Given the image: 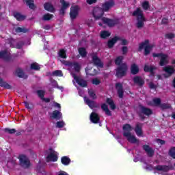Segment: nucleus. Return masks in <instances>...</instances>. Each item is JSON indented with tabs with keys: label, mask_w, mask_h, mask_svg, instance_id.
<instances>
[{
	"label": "nucleus",
	"mask_w": 175,
	"mask_h": 175,
	"mask_svg": "<svg viewBox=\"0 0 175 175\" xmlns=\"http://www.w3.org/2000/svg\"><path fill=\"white\" fill-rule=\"evenodd\" d=\"M132 16L133 17L137 18V28H138V29L143 28L144 27V21H146V18L144 17V13L143 12V10H142V8H137L133 12Z\"/></svg>",
	"instance_id": "f257e3e1"
},
{
	"label": "nucleus",
	"mask_w": 175,
	"mask_h": 175,
	"mask_svg": "<svg viewBox=\"0 0 175 175\" xmlns=\"http://www.w3.org/2000/svg\"><path fill=\"white\" fill-rule=\"evenodd\" d=\"M137 114L141 120H146V116H144L149 117V116L152 114V110L148 107H146L142 105H139Z\"/></svg>",
	"instance_id": "f03ea898"
},
{
	"label": "nucleus",
	"mask_w": 175,
	"mask_h": 175,
	"mask_svg": "<svg viewBox=\"0 0 175 175\" xmlns=\"http://www.w3.org/2000/svg\"><path fill=\"white\" fill-rule=\"evenodd\" d=\"M19 159V165L24 169H29L31 167V161L25 154H19L18 157Z\"/></svg>",
	"instance_id": "7ed1b4c3"
},
{
	"label": "nucleus",
	"mask_w": 175,
	"mask_h": 175,
	"mask_svg": "<svg viewBox=\"0 0 175 175\" xmlns=\"http://www.w3.org/2000/svg\"><path fill=\"white\" fill-rule=\"evenodd\" d=\"M126 73H128V65L126 63H122L121 65L118 66L116 68V77L119 79L122 77H124L126 76Z\"/></svg>",
	"instance_id": "20e7f679"
},
{
	"label": "nucleus",
	"mask_w": 175,
	"mask_h": 175,
	"mask_svg": "<svg viewBox=\"0 0 175 175\" xmlns=\"http://www.w3.org/2000/svg\"><path fill=\"white\" fill-rule=\"evenodd\" d=\"M147 44H150V40H145L144 42H142L139 44V49H138V51H142V50L144 49V55L146 57L151 53V49H149Z\"/></svg>",
	"instance_id": "39448f33"
},
{
	"label": "nucleus",
	"mask_w": 175,
	"mask_h": 175,
	"mask_svg": "<svg viewBox=\"0 0 175 175\" xmlns=\"http://www.w3.org/2000/svg\"><path fill=\"white\" fill-rule=\"evenodd\" d=\"M103 14H105V11L102 8L97 7L93 10V16L95 20H99L103 18Z\"/></svg>",
	"instance_id": "423d86ee"
},
{
	"label": "nucleus",
	"mask_w": 175,
	"mask_h": 175,
	"mask_svg": "<svg viewBox=\"0 0 175 175\" xmlns=\"http://www.w3.org/2000/svg\"><path fill=\"white\" fill-rule=\"evenodd\" d=\"M72 77L80 87H82L83 88H87L88 87V82L85 79L77 77L76 74H72Z\"/></svg>",
	"instance_id": "0eeeda50"
},
{
	"label": "nucleus",
	"mask_w": 175,
	"mask_h": 175,
	"mask_svg": "<svg viewBox=\"0 0 175 175\" xmlns=\"http://www.w3.org/2000/svg\"><path fill=\"white\" fill-rule=\"evenodd\" d=\"M79 10H80L79 5L71 6L70 9V17L71 20H76L77 18Z\"/></svg>",
	"instance_id": "6e6552de"
},
{
	"label": "nucleus",
	"mask_w": 175,
	"mask_h": 175,
	"mask_svg": "<svg viewBox=\"0 0 175 175\" xmlns=\"http://www.w3.org/2000/svg\"><path fill=\"white\" fill-rule=\"evenodd\" d=\"M49 151H51V152L46 156V162H57V161H58V156L55 154V151L51 148H49Z\"/></svg>",
	"instance_id": "1a4fd4ad"
},
{
	"label": "nucleus",
	"mask_w": 175,
	"mask_h": 175,
	"mask_svg": "<svg viewBox=\"0 0 175 175\" xmlns=\"http://www.w3.org/2000/svg\"><path fill=\"white\" fill-rule=\"evenodd\" d=\"M115 88L117 91L118 96L120 99L124 98V85L121 83H116L115 84Z\"/></svg>",
	"instance_id": "9d476101"
},
{
	"label": "nucleus",
	"mask_w": 175,
	"mask_h": 175,
	"mask_svg": "<svg viewBox=\"0 0 175 175\" xmlns=\"http://www.w3.org/2000/svg\"><path fill=\"white\" fill-rule=\"evenodd\" d=\"M92 61L94 65L98 68H103V62H102V60L100 59L96 53L92 54Z\"/></svg>",
	"instance_id": "9b49d317"
},
{
	"label": "nucleus",
	"mask_w": 175,
	"mask_h": 175,
	"mask_svg": "<svg viewBox=\"0 0 175 175\" xmlns=\"http://www.w3.org/2000/svg\"><path fill=\"white\" fill-rule=\"evenodd\" d=\"M60 3L62 7L59 10V14H61V16H65L66 9H69L70 3H69V2H66L65 0H60Z\"/></svg>",
	"instance_id": "f8f14e48"
},
{
	"label": "nucleus",
	"mask_w": 175,
	"mask_h": 175,
	"mask_svg": "<svg viewBox=\"0 0 175 175\" xmlns=\"http://www.w3.org/2000/svg\"><path fill=\"white\" fill-rule=\"evenodd\" d=\"M123 136H124V137H126V139H127L128 142H129V143H132L133 144L139 143V139H137L135 135H133L129 132H124Z\"/></svg>",
	"instance_id": "ddd939ff"
},
{
	"label": "nucleus",
	"mask_w": 175,
	"mask_h": 175,
	"mask_svg": "<svg viewBox=\"0 0 175 175\" xmlns=\"http://www.w3.org/2000/svg\"><path fill=\"white\" fill-rule=\"evenodd\" d=\"M163 70L164 72H165V73H167V74L164 75V76L166 79H167V77H172L174 75V72H175L174 67H173L172 66H165L163 68Z\"/></svg>",
	"instance_id": "4468645a"
},
{
	"label": "nucleus",
	"mask_w": 175,
	"mask_h": 175,
	"mask_svg": "<svg viewBox=\"0 0 175 175\" xmlns=\"http://www.w3.org/2000/svg\"><path fill=\"white\" fill-rule=\"evenodd\" d=\"M114 5H116L114 0H109L108 1H105V3L103 4L102 8L104 12H109Z\"/></svg>",
	"instance_id": "2eb2a0df"
},
{
	"label": "nucleus",
	"mask_w": 175,
	"mask_h": 175,
	"mask_svg": "<svg viewBox=\"0 0 175 175\" xmlns=\"http://www.w3.org/2000/svg\"><path fill=\"white\" fill-rule=\"evenodd\" d=\"M0 59H3L4 61H10V59H12L10 53L8 52V50L1 51Z\"/></svg>",
	"instance_id": "dca6fc26"
},
{
	"label": "nucleus",
	"mask_w": 175,
	"mask_h": 175,
	"mask_svg": "<svg viewBox=\"0 0 175 175\" xmlns=\"http://www.w3.org/2000/svg\"><path fill=\"white\" fill-rule=\"evenodd\" d=\"M134 84L138 85V87H143L144 85V79L140 76H135L133 78Z\"/></svg>",
	"instance_id": "f3484780"
},
{
	"label": "nucleus",
	"mask_w": 175,
	"mask_h": 175,
	"mask_svg": "<svg viewBox=\"0 0 175 175\" xmlns=\"http://www.w3.org/2000/svg\"><path fill=\"white\" fill-rule=\"evenodd\" d=\"M120 36H115L113 38L108 40L107 42V47L108 49H113L114 47V44L118 42V40H120Z\"/></svg>",
	"instance_id": "a211bd4d"
},
{
	"label": "nucleus",
	"mask_w": 175,
	"mask_h": 175,
	"mask_svg": "<svg viewBox=\"0 0 175 175\" xmlns=\"http://www.w3.org/2000/svg\"><path fill=\"white\" fill-rule=\"evenodd\" d=\"M90 120L92 124H99V121H100V118L99 115L96 112H92L90 114Z\"/></svg>",
	"instance_id": "6ab92c4d"
},
{
	"label": "nucleus",
	"mask_w": 175,
	"mask_h": 175,
	"mask_svg": "<svg viewBox=\"0 0 175 175\" xmlns=\"http://www.w3.org/2000/svg\"><path fill=\"white\" fill-rule=\"evenodd\" d=\"M142 123H137L135 125V132L139 137H143V129H142Z\"/></svg>",
	"instance_id": "aec40b11"
},
{
	"label": "nucleus",
	"mask_w": 175,
	"mask_h": 175,
	"mask_svg": "<svg viewBox=\"0 0 175 175\" xmlns=\"http://www.w3.org/2000/svg\"><path fill=\"white\" fill-rule=\"evenodd\" d=\"M143 150L147 152L148 157H154V154H155V151L153 150L152 148L150 147L148 145H144Z\"/></svg>",
	"instance_id": "412c9836"
},
{
	"label": "nucleus",
	"mask_w": 175,
	"mask_h": 175,
	"mask_svg": "<svg viewBox=\"0 0 175 175\" xmlns=\"http://www.w3.org/2000/svg\"><path fill=\"white\" fill-rule=\"evenodd\" d=\"M84 101L85 103H86L90 109L98 108V105L95 103V101L90 100V98H88V97H84Z\"/></svg>",
	"instance_id": "4be33fe9"
},
{
	"label": "nucleus",
	"mask_w": 175,
	"mask_h": 175,
	"mask_svg": "<svg viewBox=\"0 0 175 175\" xmlns=\"http://www.w3.org/2000/svg\"><path fill=\"white\" fill-rule=\"evenodd\" d=\"M168 57L167 54H164L161 56L159 63V66H165L169 64V59H167Z\"/></svg>",
	"instance_id": "5701e85b"
},
{
	"label": "nucleus",
	"mask_w": 175,
	"mask_h": 175,
	"mask_svg": "<svg viewBox=\"0 0 175 175\" xmlns=\"http://www.w3.org/2000/svg\"><path fill=\"white\" fill-rule=\"evenodd\" d=\"M102 21L104 23V24H106L108 25V27H114L116 25V21L113 19H110L106 17H103L102 18Z\"/></svg>",
	"instance_id": "b1692460"
},
{
	"label": "nucleus",
	"mask_w": 175,
	"mask_h": 175,
	"mask_svg": "<svg viewBox=\"0 0 175 175\" xmlns=\"http://www.w3.org/2000/svg\"><path fill=\"white\" fill-rule=\"evenodd\" d=\"M86 75L88 76H96L98 75V70L94 68L87 67L85 68Z\"/></svg>",
	"instance_id": "393cba45"
},
{
	"label": "nucleus",
	"mask_w": 175,
	"mask_h": 175,
	"mask_svg": "<svg viewBox=\"0 0 175 175\" xmlns=\"http://www.w3.org/2000/svg\"><path fill=\"white\" fill-rule=\"evenodd\" d=\"M44 9H45L46 12H50L51 13H54V12H55L54 5H53L50 2H46L44 4Z\"/></svg>",
	"instance_id": "a878e982"
},
{
	"label": "nucleus",
	"mask_w": 175,
	"mask_h": 175,
	"mask_svg": "<svg viewBox=\"0 0 175 175\" xmlns=\"http://www.w3.org/2000/svg\"><path fill=\"white\" fill-rule=\"evenodd\" d=\"M51 118H53V120H61L62 118V113L58 110H55L51 113Z\"/></svg>",
	"instance_id": "bb28decb"
},
{
	"label": "nucleus",
	"mask_w": 175,
	"mask_h": 175,
	"mask_svg": "<svg viewBox=\"0 0 175 175\" xmlns=\"http://www.w3.org/2000/svg\"><path fill=\"white\" fill-rule=\"evenodd\" d=\"M14 17L17 21H24L27 18V16L21 14L20 12H14Z\"/></svg>",
	"instance_id": "cd10ccee"
},
{
	"label": "nucleus",
	"mask_w": 175,
	"mask_h": 175,
	"mask_svg": "<svg viewBox=\"0 0 175 175\" xmlns=\"http://www.w3.org/2000/svg\"><path fill=\"white\" fill-rule=\"evenodd\" d=\"M16 75L19 79H28V75H25V73H24V71L21 70V68H18L16 70Z\"/></svg>",
	"instance_id": "c85d7f7f"
},
{
	"label": "nucleus",
	"mask_w": 175,
	"mask_h": 175,
	"mask_svg": "<svg viewBox=\"0 0 175 175\" xmlns=\"http://www.w3.org/2000/svg\"><path fill=\"white\" fill-rule=\"evenodd\" d=\"M155 170H158L159 172H169L170 168L167 165H157L155 167Z\"/></svg>",
	"instance_id": "c756f323"
},
{
	"label": "nucleus",
	"mask_w": 175,
	"mask_h": 175,
	"mask_svg": "<svg viewBox=\"0 0 175 175\" xmlns=\"http://www.w3.org/2000/svg\"><path fill=\"white\" fill-rule=\"evenodd\" d=\"M0 87L5 88L6 90H12V85H9L6 81H3L2 78L0 77Z\"/></svg>",
	"instance_id": "7c9ffc66"
},
{
	"label": "nucleus",
	"mask_w": 175,
	"mask_h": 175,
	"mask_svg": "<svg viewBox=\"0 0 175 175\" xmlns=\"http://www.w3.org/2000/svg\"><path fill=\"white\" fill-rule=\"evenodd\" d=\"M139 66L136 65V64H131V75H137V73H139Z\"/></svg>",
	"instance_id": "2f4dec72"
},
{
	"label": "nucleus",
	"mask_w": 175,
	"mask_h": 175,
	"mask_svg": "<svg viewBox=\"0 0 175 175\" xmlns=\"http://www.w3.org/2000/svg\"><path fill=\"white\" fill-rule=\"evenodd\" d=\"M101 109L102 110H103V111L105 112V114L107 116H111V111H110V109H109V107L107 106V105H106V103H103L101 105Z\"/></svg>",
	"instance_id": "473e14b6"
},
{
	"label": "nucleus",
	"mask_w": 175,
	"mask_h": 175,
	"mask_svg": "<svg viewBox=\"0 0 175 175\" xmlns=\"http://www.w3.org/2000/svg\"><path fill=\"white\" fill-rule=\"evenodd\" d=\"M25 2H26V5L29 6V9H31L32 10H35L36 9V6H35V1L33 0H23Z\"/></svg>",
	"instance_id": "72a5a7b5"
},
{
	"label": "nucleus",
	"mask_w": 175,
	"mask_h": 175,
	"mask_svg": "<svg viewBox=\"0 0 175 175\" xmlns=\"http://www.w3.org/2000/svg\"><path fill=\"white\" fill-rule=\"evenodd\" d=\"M61 162L64 166H68L71 162L70 159L66 156H64L61 158Z\"/></svg>",
	"instance_id": "f704fd0d"
},
{
	"label": "nucleus",
	"mask_w": 175,
	"mask_h": 175,
	"mask_svg": "<svg viewBox=\"0 0 175 175\" xmlns=\"http://www.w3.org/2000/svg\"><path fill=\"white\" fill-rule=\"evenodd\" d=\"M15 31L17 33H27L29 32V29L24 27H18L15 29Z\"/></svg>",
	"instance_id": "c9c22d12"
},
{
	"label": "nucleus",
	"mask_w": 175,
	"mask_h": 175,
	"mask_svg": "<svg viewBox=\"0 0 175 175\" xmlns=\"http://www.w3.org/2000/svg\"><path fill=\"white\" fill-rule=\"evenodd\" d=\"M111 33L108 31L104 30L100 32V36L101 39H107V38L110 37Z\"/></svg>",
	"instance_id": "e433bc0d"
},
{
	"label": "nucleus",
	"mask_w": 175,
	"mask_h": 175,
	"mask_svg": "<svg viewBox=\"0 0 175 175\" xmlns=\"http://www.w3.org/2000/svg\"><path fill=\"white\" fill-rule=\"evenodd\" d=\"M107 103L109 105V107L111 110H116V104H114V101L113 100V99L107 98Z\"/></svg>",
	"instance_id": "4c0bfd02"
},
{
	"label": "nucleus",
	"mask_w": 175,
	"mask_h": 175,
	"mask_svg": "<svg viewBox=\"0 0 175 175\" xmlns=\"http://www.w3.org/2000/svg\"><path fill=\"white\" fill-rule=\"evenodd\" d=\"M78 51L82 58L87 57V50L84 47H80L78 49Z\"/></svg>",
	"instance_id": "58836bf2"
},
{
	"label": "nucleus",
	"mask_w": 175,
	"mask_h": 175,
	"mask_svg": "<svg viewBox=\"0 0 175 175\" xmlns=\"http://www.w3.org/2000/svg\"><path fill=\"white\" fill-rule=\"evenodd\" d=\"M157 69V67H155V66H148V65H145L144 66V72H151V70L152 71V70H155Z\"/></svg>",
	"instance_id": "ea45409f"
},
{
	"label": "nucleus",
	"mask_w": 175,
	"mask_h": 175,
	"mask_svg": "<svg viewBox=\"0 0 175 175\" xmlns=\"http://www.w3.org/2000/svg\"><path fill=\"white\" fill-rule=\"evenodd\" d=\"M53 17L54 15L47 13L43 15L42 20L44 21H49V20H51V18H53Z\"/></svg>",
	"instance_id": "a19ab883"
},
{
	"label": "nucleus",
	"mask_w": 175,
	"mask_h": 175,
	"mask_svg": "<svg viewBox=\"0 0 175 175\" xmlns=\"http://www.w3.org/2000/svg\"><path fill=\"white\" fill-rule=\"evenodd\" d=\"M88 95L92 99H96V94H95V91L92 89L88 90Z\"/></svg>",
	"instance_id": "79ce46f5"
},
{
	"label": "nucleus",
	"mask_w": 175,
	"mask_h": 175,
	"mask_svg": "<svg viewBox=\"0 0 175 175\" xmlns=\"http://www.w3.org/2000/svg\"><path fill=\"white\" fill-rule=\"evenodd\" d=\"M123 131H124V132H129V133H131L132 131V126H131L129 124H125L123 126Z\"/></svg>",
	"instance_id": "37998d69"
},
{
	"label": "nucleus",
	"mask_w": 175,
	"mask_h": 175,
	"mask_svg": "<svg viewBox=\"0 0 175 175\" xmlns=\"http://www.w3.org/2000/svg\"><path fill=\"white\" fill-rule=\"evenodd\" d=\"M122 59H124L123 56L117 57L116 59H115L116 65H118V66H120V65H121L122 63Z\"/></svg>",
	"instance_id": "c03bdc74"
},
{
	"label": "nucleus",
	"mask_w": 175,
	"mask_h": 175,
	"mask_svg": "<svg viewBox=\"0 0 175 175\" xmlns=\"http://www.w3.org/2000/svg\"><path fill=\"white\" fill-rule=\"evenodd\" d=\"M30 68L32 70H40V66L38 63L31 64Z\"/></svg>",
	"instance_id": "a18cd8bd"
},
{
	"label": "nucleus",
	"mask_w": 175,
	"mask_h": 175,
	"mask_svg": "<svg viewBox=\"0 0 175 175\" xmlns=\"http://www.w3.org/2000/svg\"><path fill=\"white\" fill-rule=\"evenodd\" d=\"M59 57H60V58L66 59V51L64 49H60L59 51Z\"/></svg>",
	"instance_id": "49530a36"
},
{
	"label": "nucleus",
	"mask_w": 175,
	"mask_h": 175,
	"mask_svg": "<svg viewBox=\"0 0 175 175\" xmlns=\"http://www.w3.org/2000/svg\"><path fill=\"white\" fill-rule=\"evenodd\" d=\"M142 6L144 10H148L150 9V2L145 1L142 3Z\"/></svg>",
	"instance_id": "de8ad7c7"
},
{
	"label": "nucleus",
	"mask_w": 175,
	"mask_h": 175,
	"mask_svg": "<svg viewBox=\"0 0 175 175\" xmlns=\"http://www.w3.org/2000/svg\"><path fill=\"white\" fill-rule=\"evenodd\" d=\"M3 131L5 132V133H9L10 135H13L16 132V129L9 128L4 129Z\"/></svg>",
	"instance_id": "09e8293b"
},
{
	"label": "nucleus",
	"mask_w": 175,
	"mask_h": 175,
	"mask_svg": "<svg viewBox=\"0 0 175 175\" xmlns=\"http://www.w3.org/2000/svg\"><path fill=\"white\" fill-rule=\"evenodd\" d=\"M53 76H58L59 77H62L64 76V74L62 72L59 70H55L52 72Z\"/></svg>",
	"instance_id": "8fccbe9b"
},
{
	"label": "nucleus",
	"mask_w": 175,
	"mask_h": 175,
	"mask_svg": "<svg viewBox=\"0 0 175 175\" xmlns=\"http://www.w3.org/2000/svg\"><path fill=\"white\" fill-rule=\"evenodd\" d=\"M169 155L173 158V159H175V147H172L170 149Z\"/></svg>",
	"instance_id": "3c124183"
},
{
	"label": "nucleus",
	"mask_w": 175,
	"mask_h": 175,
	"mask_svg": "<svg viewBox=\"0 0 175 175\" xmlns=\"http://www.w3.org/2000/svg\"><path fill=\"white\" fill-rule=\"evenodd\" d=\"M62 63L63 64V65H65L66 66H69L70 68H73V62H72L63 60V61H62Z\"/></svg>",
	"instance_id": "603ef678"
},
{
	"label": "nucleus",
	"mask_w": 175,
	"mask_h": 175,
	"mask_svg": "<svg viewBox=\"0 0 175 175\" xmlns=\"http://www.w3.org/2000/svg\"><path fill=\"white\" fill-rule=\"evenodd\" d=\"M72 66H73L75 72H80L81 67H80V64H79V63H77V62L72 63Z\"/></svg>",
	"instance_id": "864d4df0"
},
{
	"label": "nucleus",
	"mask_w": 175,
	"mask_h": 175,
	"mask_svg": "<svg viewBox=\"0 0 175 175\" xmlns=\"http://www.w3.org/2000/svg\"><path fill=\"white\" fill-rule=\"evenodd\" d=\"M160 107L161 109H162V110H166L167 109H170L171 106L170 104L162 103L161 105H160Z\"/></svg>",
	"instance_id": "5fc2aeb1"
},
{
	"label": "nucleus",
	"mask_w": 175,
	"mask_h": 175,
	"mask_svg": "<svg viewBox=\"0 0 175 175\" xmlns=\"http://www.w3.org/2000/svg\"><path fill=\"white\" fill-rule=\"evenodd\" d=\"M8 44H10V47H12V49L14 48V39L13 38H8Z\"/></svg>",
	"instance_id": "6e6d98bb"
},
{
	"label": "nucleus",
	"mask_w": 175,
	"mask_h": 175,
	"mask_svg": "<svg viewBox=\"0 0 175 175\" xmlns=\"http://www.w3.org/2000/svg\"><path fill=\"white\" fill-rule=\"evenodd\" d=\"M121 51L123 55H126V54H128V51H129L128 46H122Z\"/></svg>",
	"instance_id": "4d7b16f0"
},
{
	"label": "nucleus",
	"mask_w": 175,
	"mask_h": 175,
	"mask_svg": "<svg viewBox=\"0 0 175 175\" xmlns=\"http://www.w3.org/2000/svg\"><path fill=\"white\" fill-rule=\"evenodd\" d=\"M51 84L53 88H59L58 86V82L55 79H52L51 81Z\"/></svg>",
	"instance_id": "13d9d810"
},
{
	"label": "nucleus",
	"mask_w": 175,
	"mask_h": 175,
	"mask_svg": "<svg viewBox=\"0 0 175 175\" xmlns=\"http://www.w3.org/2000/svg\"><path fill=\"white\" fill-rule=\"evenodd\" d=\"M166 39H174L175 35L173 33H168L165 35Z\"/></svg>",
	"instance_id": "bf43d9fd"
},
{
	"label": "nucleus",
	"mask_w": 175,
	"mask_h": 175,
	"mask_svg": "<svg viewBox=\"0 0 175 175\" xmlns=\"http://www.w3.org/2000/svg\"><path fill=\"white\" fill-rule=\"evenodd\" d=\"M119 38H120V40H118L121 42V45L122 46H128V40H126V39H123L122 38L120 37Z\"/></svg>",
	"instance_id": "052dcab7"
},
{
	"label": "nucleus",
	"mask_w": 175,
	"mask_h": 175,
	"mask_svg": "<svg viewBox=\"0 0 175 175\" xmlns=\"http://www.w3.org/2000/svg\"><path fill=\"white\" fill-rule=\"evenodd\" d=\"M37 94L41 99H43L44 98V91L43 90H37Z\"/></svg>",
	"instance_id": "680f3d73"
},
{
	"label": "nucleus",
	"mask_w": 175,
	"mask_h": 175,
	"mask_svg": "<svg viewBox=\"0 0 175 175\" xmlns=\"http://www.w3.org/2000/svg\"><path fill=\"white\" fill-rule=\"evenodd\" d=\"M65 126V122L62 121L57 122L56 128H64Z\"/></svg>",
	"instance_id": "e2e57ef3"
},
{
	"label": "nucleus",
	"mask_w": 175,
	"mask_h": 175,
	"mask_svg": "<svg viewBox=\"0 0 175 175\" xmlns=\"http://www.w3.org/2000/svg\"><path fill=\"white\" fill-rule=\"evenodd\" d=\"M92 83L94 85H99V84H100V80H99L98 78L93 79L92 80Z\"/></svg>",
	"instance_id": "0e129e2a"
},
{
	"label": "nucleus",
	"mask_w": 175,
	"mask_h": 175,
	"mask_svg": "<svg viewBox=\"0 0 175 175\" xmlns=\"http://www.w3.org/2000/svg\"><path fill=\"white\" fill-rule=\"evenodd\" d=\"M164 54H165V53H152V57H153V58H161L162 56H163Z\"/></svg>",
	"instance_id": "69168bd1"
},
{
	"label": "nucleus",
	"mask_w": 175,
	"mask_h": 175,
	"mask_svg": "<svg viewBox=\"0 0 175 175\" xmlns=\"http://www.w3.org/2000/svg\"><path fill=\"white\" fill-rule=\"evenodd\" d=\"M161 98L153 99V103H154L155 106H161Z\"/></svg>",
	"instance_id": "338daca9"
},
{
	"label": "nucleus",
	"mask_w": 175,
	"mask_h": 175,
	"mask_svg": "<svg viewBox=\"0 0 175 175\" xmlns=\"http://www.w3.org/2000/svg\"><path fill=\"white\" fill-rule=\"evenodd\" d=\"M156 142H157V143H159L161 146H163L166 143V142L165 140H163V139H157Z\"/></svg>",
	"instance_id": "774afa93"
}]
</instances>
